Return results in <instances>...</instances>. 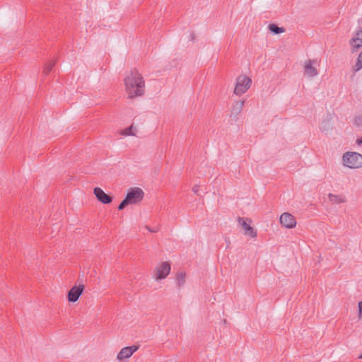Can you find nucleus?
I'll return each mask as SVG.
<instances>
[{
	"mask_svg": "<svg viewBox=\"0 0 362 362\" xmlns=\"http://www.w3.org/2000/svg\"><path fill=\"white\" fill-rule=\"evenodd\" d=\"M124 90L128 99L142 97L146 91V82L141 73L134 69L128 72L123 78Z\"/></svg>",
	"mask_w": 362,
	"mask_h": 362,
	"instance_id": "obj_1",
	"label": "nucleus"
},
{
	"mask_svg": "<svg viewBox=\"0 0 362 362\" xmlns=\"http://www.w3.org/2000/svg\"><path fill=\"white\" fill-rule=\"evenodd\" d=\"M144 197V192L138 187H133L128 189L124 199L119 204V210H123L129 205H134L140 203Z\"/></svg>",
	"mask_w": 362,
	"mask_h": 362,
	"instance_id": "obj_2",
	"label": "nucleus"
},
{
	"mask_svg": "<svg viewBox=\"0 0 362 362\" xmlns=\"http://www.w3.org/2000/svg\"><path fill=\"white\" fill-rule=\"evenodd\" d=\"M342 165L348 169L356 170L362 168V154L356 151L344 152L341 156Z\"/></svg>",
	"mask_w": 362,
	"mask_h": 362,
	"instance_id": "obj_3",
	"label": "nucleus"
},
{
	"mask_svg": "<svg viewBox=\"0 0 362 362\" xmlns=\"http://www.w3.org/2000/svg\"><path fill=\"white\" fill-rule=\"evenodd\" d=\"M252 78L245 74L238 75L234 83L233 94L237 96H241L245 94L252 86Z\"/></svg>",
	"mask_w": 362,
	"mask_h": 362,
	"instance_id": "obj_4",
	"label": "nucleus"
},
{
	"mask_svg": "<svg viewBox=\"0 0 362 362\" xmlns=\"http://www.w3.org/2000/svg\"><path fill=\"white\" fill-rule=\"evenodd\" d=\"M171 270V264L168 261H162L157 264L153 269V279L160 281L167 278Z\"/></svg>",
	"mask_w": 362,
	"mask_h": 362,
	"instance_id": "obj_5",
	"label": "nucleus"
},
{
	"mask_svg": "<svg viewBox=\"0 0 362 362\" xmlns=\"http://www.w3.org/2000/svg\"><path fill=\"white\" fill-rule=\"evenodd\" d=\"M279 223L282 228L291 230L297 226V220L294 215L289 212H284L279 216Z\"/></svg>",
	"mask_w": 362,
	"mask_h": 362,
	"instance_id": "obj_6",
	"label": "nucleus"
},
{
	"mask_svg": "<svg viewBox=\"0 0 362 362\" xmlns=\"http://www.w3.org/2000/svg\"><path fill=\"white\" fill-rule=\"evenodd\" d=\"M239 225L241 226L243 234L252 238H255L257 235V230L250 226L252 221L250 219H245L240 218L238 221Z\"/></svg>",
	"mask_w": 362,
	"mask_h": 362,
	"instance_id": "obj_7",
	"label": "nucleus"
},
{
	"mask_svg": "<svg viewBox=\"0 0 362 362\" xmlns=\"http://www.w3.org/2000/svg\"><path fill=\"white\" fill-rule=\"evenodd\" d=\"M85 289L83 284L72 286L67 293V299L69 303H76L83 294Z\"/></svg>",
	"mask_w": 362,
	"mask_h": 362,
	"instance_id": "obj_8",
	"label": "nucleus"
},
{
	"mask_svg": "<svg viewBox=\"0 0 362 362\" xmlns=\"http://www.w3.org/2000/svg\"><path fill=\"white\" fill-rule=\"evenodd\" d=\"M139 349L138 346L134 345L123 347L117 355V360L125 361L128 360Z\"/></svg>",
	"mask_w": 362,
	"mask_h": 362,
	"instance_id": "obj_9",
	"label": "nucleus"
},
{
	"mask_svg": "<svg viewBox=\"0 0 362 362\" xmlns=\"http://www.w3.org/2000/svg\"><path fill=\"white\" fill-rule=\"evenodd\" d=\"M349 45L353 51L362 47V29L356 30L349 40Z\"/></svg>",
	"mask_w": 362,
	"mask_h": 362,
	"instance_id": "obj_10",
	"label": "nucleus"
},
{
	"mask_svg": "<svg viewBox=\"0 0 362 362\" xmlns=\"http://www.w3.org/2000/svg\"><path fill=\"white\" fill-rule=\"evenodd\" d=\"M93 194L98 201L104 204H110L112 202V197L106 194L100 187H96L93 189Z\"/></svg>",
	"mask_w": 362,
	"mask_h": 362,
	"instance_id": "obj_11",
	"label": "nucleus"
},
{
	"mask_svg": "<svg viewBox=\"0 0 362 362\" xmlns=\"http://www.w3.org/2000/svg\"><path fill=\"white\" fill-rule=\"evenodd\" d=\"M327 199L329 202L332 204H341L347 202V197L343 194L329 193Z\"/></svg>",
	"mask_w": 362,
	"mask_h": 362,
	"instance_id": "obj_12",
	"label": "nucleus"
},
{
	"mask_svg": "<svg viewBox=\"0 0 362 362\" xmlns=\"http://www.w3.org/2000/svg\"><path fill=\"white\" fill-rule=\"evenodd\" d=\"M304 74L310 78H313L317 74V71L315 66V62L311 60H308L304 64Z\"/></svg>",
	"mask_w": 362,
	"mask_h": 362,
	"instance_id": "obj_13",
	"label": "nucleus"
},
{
	"mask_svg": "<svg viewBox=\"0 0 362 362\" xmlns=\"http://www.w3.org/2000/svg\"><path fill=\"white\" fill-rule=\"evenodd\" d=\"M138 133V127L134 124L119 131V134L123 136H135Z\"/></svg>",
	"mask_w": 362,
	"mask_h": 362,
	"instance_id": "obj_14",
	"label": "nucleus"
},
{
	"mask_svg": "<svg viewBox=\"0 0 362 362\" xmlns=\"http://www.w3.org/2000/svg\"><path fill=\"white\" fill-rule=\"evenodd\" d=\"M245 105V100H238L233 103L231 112L235 114L240 113Z\"/></svg>",
	"mask_w": 362,
	"mask_h": 362,
	"instance_id": "obj_15",
	"label": "nucleus"
},
{
	"mask_svg": "<svg viewBox=\"0 0 362 362\" xmlns=\"http://www.w3.org/2000/svg\"><path fill=\"white\" fill-rule=\"evenodd\" d=\"M268 30L273 34L279 35L285 32L284 27H279L276 24L272 23L268 25Z\"/></svg>",
	"mask_w": 362,
	"mask_h": 362,
	"instance_id": "obj_16",
	"label": "nucleus"
},
{
	"mask_svg": "<svg viewBox=\"0 0 362 362\" xmlns=\"http://www.w3.org/2000/svg\"><path fill=\"white\" fill-rule=\"evenodd\" d=\"M352 123L355 127H362V114L355 115L352 119Z\"/></svg>",
	"mask_w": 362,
	"mask_h": 362,
	"instance_id": "obj_17",
	"label": "nucleus"
},
{
	"mask_svg": "<svg viewBox=\"0 0 362 362\" xmlns=\"http://www.w3.org/2000/svg\"><path fill=\"white\" fill-rule=\"evenodd\" d=\"M185 274L183 272L178 273L176 277V281L180 286H182L185 283Z\"/></svg>",
	"mask_w": 362,
	"mask_h": 362,
	"instance_id": "obj_18",
	"label": "nucleus"
},
{
	"mask_svg": "<svg viewBox=\"0 0 362 362\" xmlns=\"http://www.w3.org/2000/svg\"><path fill=\"white\" fill-rule=\"evenodd\" d=\"M362 68V52L358 54L357 62L356 64V71L360 70Z\"/></svg>",
	"mask_w": 362,
	"mask_h": 362,
	"instance_id": "obj_19",
	"label": "nucleus"
},
{
	"mask_svg": "<svg viewBox=\"0 0 362 362\" xmlns=\"http://www.w3.org/2000/svg\"><path fill=\"white\" fill-rule=\"evenodd\" d=\"M358 307V317L362 318V300L359 301L357 305Z\"/></svg>",
	"mask_w": 362,
	"mask_h": 362,
	"instance_id": "obj_20",
	"label": "nucleus"
},
{
	"mask_svg": "<svg viewBox=\"0 0 362 362\" xmlns=\"http://www.w3.org/2000/svg\"><path fill=\"white\" fill-rule=\"evenodd\" d=\"M53 64L54 63L53 62H50L49 64H47L45 67V71L46 73H48L49 71H50V70L52 69V66H53Z\"/></svg>",
	"mask_w": 362,
	"mask_h": 362,
	"instance_id": "obj_21",
	"label": "nucleus"
},
{
	"mask_svg": "<svg viewBox=\"0 0 362 362\" xmlns=\"http://www.w3.org/2000/svg\"><path fill=\"white\" fill-rule=\"evenodd\" d=\"M192 190L194 194H198L199 190V186L197 185H194L192 188Z\"/></svg>",
	"mask_w": 362,
	"mask_h": 362,
	"instance_id": "obj_22",
	"label": "nucleus"
},
{
	"mask_svg": "<svg viewBox=\"0 0 362 362\" xmlns=\"http://www.w3.org/2000/svg\"><path fill=\"white\" fill-rule=\"evenodd\" d=\"M356 144L358 146H361V145H362V138L357 139L356 140Z\"/></svg>",
	"mask_w": 362,
	"mask_h": 362,
	"instance_id": "obj_23",
	"label": "nucleus"
},
{
	"mask_svg": "<svg viewBox=\"0 0 362 362\" xmlns=\"http://www.w3.org/2000/svg\"><path fill=\"white\" fill-rule=\"evenodd\" d=\"M358 358L359 359H362V351L361 352V354H359L358 356Z\"/></svg>",
	"mask_w": 362,
	"mask_h": 362,
	"instance_id": "obj_24",
	"label": "nucleus"
},
{
	"mask_svg": "<svg viewBox=\"0 0 362 362\" xmlns=\"http://www.w3.org/2000/svg\"><path fill=\"white\" fill-rule=\"evenodd\" d=\"M321 129H322L323 130H325V129H326V127H325V126L322 125Z\"/></svg>",
	"mask_w": 362,
	"mask_h": 362,
	"instance_id": "obj_25",
	"label": "nucleus"
}]
</instances>
